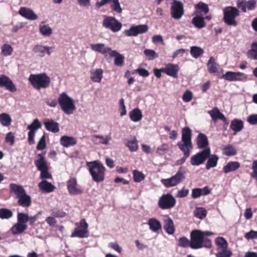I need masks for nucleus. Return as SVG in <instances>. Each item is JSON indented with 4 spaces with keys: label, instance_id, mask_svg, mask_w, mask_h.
I'll return each instance as SVG.
<instances>
[{
    "label": "nucleus",
    "instance_id": "1",
    "mask_svg": "<svg viewBox=\"0 0 257 257\" xmlns=\"http://www.w3.org/2000/svg\"><path fill=\"white\" fill-rule=\"evenodd\" d=\"M10 193L15 195L19 206L28 208L32 204L31 197L27 194L24 187L20 185L11 183L9 186Z\"/></svg>",
    "mask_w": 257,
    "mask_h": 257
},
{
    "label": "nucleus",
    "instance_id": "2",
    "mask_svg": "<svg viewBox=\"0 0 257 257\" xmlns=\"http://www.w3.org/2000/svg\"><path fill=\"white\" fill-rule=\"evenodd\" d=\"M90 47L93 51L102 54L105 57L107 54L109 55L110 57H115L114 63L116 66H121L123 64L124 56L118 53L116 50H111L110 47H105L104 44H91Z\"/></svg>",
    "mask_w": 257,
    "mask_h": 257
},
{
    "label": "nucleus",
    "instance_id": "3",
    "mask_svg": "<svg viewBox=\"0 0 257 257\" xmlns=\"http://www.w3.org/2000/svg\"><path fill=\"white\" fill-rule=\"evenodd\" d=\"M190 247L197 249L202 247L210 248L212 247V242L209 238H204L200 230L194 229L190 232Z\"/></svg>",
    "mask_w": 257,
    "mask_h": 257
},
{
    "label": "nucleus",
    "instance_id": "4",
    "mask_svg": "<svg viewBox=\"0 0 257 257\" xmlns=\"http://www.w3.org/2000/svg\"><path fill=\"white\" fill-rule=\"evenodd\" d=\"M87 166L94 182L99 183L103 181L106 170L101 163L97 161H93L87 163Z\"/></svg>",
    "mask_w": 257,
    "mask_h": 257
},
{
    "label": "nucleus",
    "instance_id": "5",
    "mask_svg": "<svg viewBox=\"0 0 257 257\" xmlns=\"http://www.w3.org/2000/svg\"><path fill=\"white\" fill-rule=\"evenodd\" d=\"M58 102L61 109L66 114H72L76 109L73 99L65 92L60 94L58 98Z\"/></svg>",
    "mask_w": 257,
    "mask_h": 257
},
{
    "label": "nucleus",
    "instance_id": "6",
    "mask_svg": "<svg viewBox=\"0 0 257 257\" xmlns=\"http://www.w3.org/2000/svg\"><path fill=\"white\" fill-rule=\"evenodd\" d=\"M239 15L238 10L233 7H227L223 10V21L228 26L236 27L237 22L235 20L236 17Z\"/></svg>",
    "mask_w": 257,
    "mask_h": 257
},
{
    "label": "nucleus",
    "instance_id": "7",
    "mask_svg": "<svg viewBox=\"0 0 257 257\" xmlns=\"http://www.w3.org/2000/svg\"><path fill=\"white\" fill-rule=\"evenodd\" d=\"M185 171L181 167L175 175L169 178L162 179L161 182L167 188L176 186L185 179Z\"/></svg>",
    "mask_w": 257,
    "mask_h": 257
},
{
    "label": "nucleus",
    "instance_id": "8",
    "mask_svg": "<svg viewBox=\"0 0 257 257\" xmlns=\"http://www.w3.org/2000/svg\"><path fill=\"white\" fill-rule=\"evenodd\" d=\"M191 140V130L188 126L185 127L182 130L181 140L182 143L178 142L177 145L180 150H183V149L191 150L193 147Z\"/></svg>",
    "mask_w": 257,
    "mask_h": 257
},
{
    "label": "nucleus",
    "instance_id": "9",
    "mask_svg": "<svg viewBox=\"0 0 257 257\" xmlns=\"http://www.w3.org/2000/svg\"><path fill=\"white\" fill-rule=\"evenodd\" d=\"M176 201L175 198L169 193L163 195L158 201V206L162 209H169L174 207Z\"/></svg>",
    "mask_w": 257,
    "mask_h": 257
},
{
    "label": "nucleus",
    "instance_id": "10",
    "mask_svg": "<svg viewBox=\"0 0 257 257\" xmlns=\"http://www.w3.org/2000/svg\"><path fill=\"white\" fill-rule=\"evenodd\" d=\"M102 26L113 32H118L122 27V24L114 17L105 16L102 22Z\"/></svg>",
    "mask_w": 257,
    "mask_h": 257
},
{
    "label": "nucleus",
    "instance_id": "11",
    "mask_svg": "<svg viewBox=\"0 0 257 257\" xmlns=\"http://www.w3.org/2000/svg\"><path fill=\"white\" fill-rule=\"evenodd\" d=\"M210 149L207 148L192 156L190 159L191 164L193 166L202 164L210 156Z\"/></svg>",
    "mask_w": 257,
    "mask_h": 257
},
{
    "label": "nucleus",
    "instance_id": "12",
    "mask_svg": "<svg viewBox=\"0 0 257 257\" xmlns=\"http://www.w3.org/2000/svg\"><path fill=\"white\" fill-rule=\"evenodd\" d=\"M78 228H75L71 233V237H77L79 238L87 237L89 236V231L88 230V225L85 220L81 219L79 222Z\"/></svg>",
    "mask_w": 257,
    "mask_h": 257
},
{
    "label": "nucleus",
    "instance_id": "13",
    "mask_svg": "<svg viewBox=\"0 0 257 257\" xmlns=\"http://www.w3.org/2000/svg\"><path fill=\"white\" fill-rule=\"evenodd\" d=\"M171 17L175 20L180 19L184 14V7L180 1L174 0L170 9Z\"/></svg>",
    "mask_w": 257,
    "mask_h": 257
},
{
    "label": "nucleus",
    "instance_id": "14",
    "mask_svg": "<svg viewBox=\"0 0 257 257\" xmlns=\"http://www.w3.org/2000/svg\"><path fill=\"white\" fill-rule=\"evenodd\" d=\"M237 7L240 9L242 12L245 13L247 10L252 11L256 8V2L255 0H237L236 3Z\"/></svg>",
    "mask_w": 257,
    "mask_h": 257
},
{
    "label": "nucleus",
    "instance_id": "15",
    "mask_svg": "<svg viewBox=\"0 0 257 257\" xmlns=\"http://www.w3.org/2000/svg\"><path fill=\"white\" fill-rule=\"evenodd\" d=\"M67 188L71 195L81 194L83 193L82 190L78 188L77 181L75 178H72L68 180Z\"/></svg>",
    "mask_w": 257,
    "mask_h": 257
},
{
    "label": "nucleus",
    "instance_id": "16",
    "mask_svg": "<svg viewBox=\"0 0 257 257\" xmlns=\"http://www.w3.org/2000/svg\"><path fill=\"white\" fill-rule=\"evenodd\" d=\"M179 70V66L172 63H169L166 65L165 67L163 68V73L175 78H177Z\"/></svg>",
    "mask_w": 257,
    "mask_h": 257
},
{
    "label": "nucleus",
    "instance_id": "17",
    "mask_svg": "<svg viewBox=\"0 0 257 257\" xmlns=\"http://www.w3.org/2000/svg\"><path fill=\"white\" fill-rule=\"evenodd\" d=\"M45 153L38 154L39 158L35 160L34 164L38 171L49 168L47 162L45 157Z\"/></svg>",
    "mask_w": 257,
    "mask_h": 257
},
{
    "label": "nucleus",
    "instance_id": "18",
    "mask_svg": "<svg viewBox=\"0 0 257 257\" xmlns=\"http://www.w3.org/2000/svg\"><path fill=\"white\" fill-rule=\"evenodd\" d=\"M60 144L65 148L74 146L77 144V140L73 137L63 136L60 139Z\"/></svg>",
    "mask_w": 257,
    "mask_h": 257
},
{
    "label": "nucleus",
    "instance_id": "19",
    "mask_svg": "<svg viewBox=\"0 0 257 257\" xmlns=\"http://www.w3.org/2000/svg\"><path fill=\"white\" fill-rule=\"evenodd\" d=\"M19 13L22 17L28 20H35L38 19L37 15L32 10L26 7L21 8Z\"/></svg>",
    "mask_w": 257,
    "mask_h": 257
},
{
    "label": "nucleus",
    "instance_id": "20",
    "mask_svg": "<svg viewBox=\"0 0 257 257\" xmlns=\"http://www.w3.org/2000/svg\"><path fill=\"white\" fill-rule=\"evenodd\" d=\"M38 187L44 193H51L54 191L55 187L46 180H42L38 184Z\"/></svg>",
    "mask_w": 257,
    "mask_h": 257
},
{
    "label": "nucleus",
    "instance_id": "21",
    "mask_svg": "<svg viewBox=\"0 0 257 257\" xmlns=\"http://www.w3.org/2000/svg\"><path fill=\"white\" fill-rule=\"evenodd\" d=\"M47 130L54 133H57L59 131L58 123L55 122L52 119L45 120L44 122Z\"/></svg>",
    "mask_w": 257,
    "mask_h": 257
},
{
    "label": "nucleus",
    "instance_id": "22",
    "mask_svg": "<svg viewBox=\"0 0 257 257\" xmlns=\"http://www.w3.org/2000/svg\"><path fill=\"white\" fill-rule=\"evenodd\" d=\"M207 137L202 133H199L197 138V145L199 149H206L208 146Z\"/></svg>",
    "mask_w": 257,
    "mask_h": 257
},
{
    "label": "nucleus",
    "instance_id": "23",
    "mask_svg": "<svg viewBox=\"0 0 257 257\" xmlns=\"http://www.w3.org/2000/svg\"><path fill=\"white\" fill-rule=\"evenodd\" d=\"M129 116L132 121L134 122H138L142 120L143 118V114L139 108H136L129 112Z\"/></svg>",
    "mask_w": 257,
    "mask_h": 257
},
{
    "label": "nucleus",
    "instance_id": "24",
    "mask_svg": "<svg viewBox=\"0 0 257 257\" xmlns=\"http://www.w3.org/2000/svg\"><path fill=\"white\" fill-rule=\"evenodd\" d=\"M243 122L240 119H234L231 122L230 127L234 131V135L240 132L243 128Z\"/></svg>",
    "mask_w": 257,
    "mask_h": 257
},
{
    "label": "nucleus",
    "instance_id": "25",
    "mask_svg": "<svg viewBox=\"0 0 257 257\" xmlns=\"http://www.w3.org/2000/svg\"><path fill=\"white\" fill-rule=\"evenodd\" d=\"M209 114L210 115L213 121H215L218 119L226 121V117L217 107H214L211 110L209 111Z\"/></svg>",
    "mask_w": 257,
    "mask_h": 257
},
{
    "label": "nucleus",
    "instance_id": "26",
    "mask_svg": "<svg viewBox=\"0 0 257 257\" xmlns=\"http://www.w3.org/2000/svg\"><path fill=\"white\" fill-rule=\"evenodd\" d=\"M148 224L150 229L153 232H157L162 228L161 222L155 218H150L148 220Z\"/></svg>",
    "mask_w": 257,
    "mask_h": 257
},
{
    "label": "nucleus",
    "instance_id": "27",
    "mask_svg": "<svg viewBox=\"0 0 257 257\" xmlns=\"http://www.w3.org/2000/svg\"><path fill=\"white\" fill-rule=\"evenodd\" d=\"M27 228V225L26 224H22L17 222L12 226L11 231L14 235L20 234L23 233Z\"/></svg>",
    "mask_w": 257,
    "mask_h": 257
},
{
    "label": "nucleus",
    "instance_id": "28",
    "mask_svg": "<svg viewBox=\"0 0 257 257\" xmlns=\"http://www.w3.org/2000/svg\"><path fill=\"white\" fill-rule=\"evenodd\" d=\"M240 164L238 162H229L223 167V171L225 173H228L230 172L236 171L240 167Z\"/></svg>",
    "mask_w": 257,
    "mask_h": 257
},
{
    "label": "nucleus",
    "instance_id": "29",
    "mask_svg": "<svg viewBox=\"0 0 257 257\" xmlns=\"http://www.w3.org/2000/svg\"><path fill=\"white\" fill-rule=\"evenodd\" d=\"M164 228L166 232L169 234H173L175 231V228L172 219L168 217L164 220Z\"/></svg>",
    "mask_w": 257,
    "mask_h": 257
},
{
    "label": "nucleus",
    "instance_id": "30",
    "mask_svg": "<svg viewBox=\"0 0 257 257\" xmlns=\"http://www.w3.org/2000/svg\"><path fill=\"white\" fill-rule=\"evenodd\" d=\"M192 23L195 27L199 29H202L206 26L204 18L200 16L194 17L192 20Z\"/></svg>",
    "mask_w": 257,
    "mask_h": 257
},
{
    "label": "nucleus",
    "instance_id": "31",
    "mask_svg": "<svg viewBox=\"0 0 257 257\" xmlns=\"http://www.w3.org/2000/svg\"><path fill=\"white\" fill-rule=\"evenodd\" d=\"M208 161L206 164V169H210L216 166L218 160V157L216 155H210L207 158Z\"/></svg>",
    "mask_w": 257,
    "mask_h": 257
},
{
    "label": "nucleus",
    "instance_id": "32",
    "mask_svg": "<svg viewBox=\"0 0 257 257\" xmlns=\"http://www.w3.org/2000/svg\"><path fill=\"white\" fill-rule=\"evenodd\" d=\"M207 66L209 72L215 73L217 72L218 65L216 63L215 59L213 57L209 58Z\"/></svg>",
    "mask_w": 257,
    "mask_h": 257
},
{
    "label": "nucleus",
    "instance_id": "33",
    "mask_svg": "<svg viewBox=\"0 0 257 257\" xmlns=\"http://www.w3.org/2000/svg\"><path fill=\"white\" fill-rule=\"evenodd\" d=\"M39 31L41 34L45 36H49L52 34V29L48 25L44 24L42 22L39 26Z\"/></svg>",
    "mask_w": 257,
    "mask_h": 257
},
{
    "label": "nucleus",
    "instance_id": "34",
    "mask_svg": "<svg viewBox=\"0 0 257 257\" xmlns=\"http://www.w3.org/2000/svg\"><path fill=\"white\" fill-rule=\"evenodd\" d=\"M12 118L10 115L6 113H3L0 114V122L5 126H9L12 122Z\"/></svg>",
    "mask_w": 257,
    "mask_h": 257
},
{
    "label": "nucleus",
    "instance_id": "35",
    "mask_svg": "<svg viewBox=\"0 0 257 257\" xmlns=\"http://www.w3.org/2000/svg\"><path fill=\"white\" fill-rule=\"evenodd\" d=\"M223 155L227 156H234L237 154V151L234 147L231 145L225 146L222 149Z\"/></svg>",
    "mask_w": 257,
    "mask_h": 257
},
{
    "label": "nucleus",
    "instance_id": "36",
    "mask_svg": "<svg viewBox=\"0 0 257 257\" xmlns=\"http://www.w3.org/2000/svg\"><path fill=\"white\" fill-rule=\"evenodd\" d=\"M207 215V210L203 207H197L194 211V215L196 217L202 219Z\"/></svg>",
    "mask_w": 257,
    "mask_h": 257
},
{
    "label": "nucleus",
    "instance_id": "37",
    "mask_svg": "<svg viewBox=\"0 0 257 257\" xmlns=\"http://www.w3.org/2000/svg\"><path fill=\"white\" fill-rule=\"evenodd\" d=\"M13 216V212L10 209L2 208L0 209V218L2 219H8Z\"/></svg>",
    "mask_w": 257,
    "mask_h": 257
},
{
    "label": "nucleus",
    "instance_id": "38",
    "mask_svg": "<svg viewBox=\"0 0 257 257\" xmlns=\"http://www.w3.org/2000/svg\"><path fill=\"white\" fill-rule=\"evenodd\" d=\"M203 53L204 50L200 47L192 46L190 48V54L191 56L195 58H198L202 55Z\"/></svg>",
    "mask_w": 257,
    "mask_h": 257
},
{
    "label": "nucleus",
    "instance_id": "39",
    "mask_svg": "<svg viewBox=\"0 0 257 257\" xmlns=\"http://www.w3.org/2000/svg\"><path fill=\"white\" fill-rule=\"evenodd\" d=\"M249 58L257 59V42H253L251 44V49L247 53Z\"/></svg>",
    "mask_w": 257,
    "mask_h": 257
},
{
    "label": "nucleus",
    "instance_id": "40",
    "mask_svg": "<svg viewBox=\"0 0 257 257\" xmlns=\"http://www.w3.org/2000/svg\"><path fill=\"white\" fill-rule=\"evenodd\" d=\"M49 77L46 73H41L39 74H31L28 80H49Z\"/></svg>",
    "mask_w": 257,
    "mask_h": 257
},
{
    "label": "nucleus",
    "instance_id": "41",
    "mask_svg": "<svg viewBox=\"0 0 257 257\" xmlns=\"http://www.w3.org/2000/svg\"><path fill=\"white\" fill-rule=\"evenodd\" d=\"M0 87H4L11 92H16L17 91V88L13 81H0Z\"/></svg>",
    "mask_w": 257,
    "mask_h": 257
},
{
    "label": "nucleus",
    "instance_id": "42",
    "mask_svg": "<svg viewBox=\"0 0 257 257\" xmlns=\"http://www.w3.org/2000/svg\"><path fill=\"white\" fill-rule=\"evenodd\" d=\"M125 146L131 152L137 151L138 149V142L136 138L132 140H128L125 143Z\"/></svg>",
    "mask_w": 257,
    "mask_h": 257
},
{
    "label": "nucleus",
    "instance_id": "43",
    "mask_svg": "<svg viewBox=\"0 0 257 257\" xmlns=\"http://www.w3.org/2000/svg\"><path fill=\"white\" fill-rule=\"evenodd\" d=\"M240 74V73H235L231 71L227 72L225 74L223 75L222 78L226 80H238L237 76Z\"/></svg>",
    "mask_w": 257,
    "mask_h": 257
},
{
    "label": "nucleus",
    "instance_id": "44",
    "mask_svg": "<svg viewBox=\"0 0 257 257\" xmlns=\"http://www.w3.org/2000/svg\"><path fill=\"white\" fill-rule=\"evenodd\" d=\"M50 81H30L31 85L36 89L39 90L42 88H46Z\"/></svg>",
    "mask_w": 257,
    "mask_h": 257
},
{
    "label": "nucleus",
    "instance_id": "45",
    "mask_svg": "<svg viewBox=\"0 0 257 257\" xmlns=\"http://www.w3.org/2000/svg\"><path fill=\"white\" fill-rule=\"evenodd\" d=\"M102 69H97L91 72V78L93 80H101L102 78Z\"/></svg>",
    "mask_w": 257,
    "mask_h": 257
},
{
    "label": "nucleus",
    "instance_id": "46",
    "mask_svg": "<svg viewBox=\"0 0 257 257\" xmlns=\"http://www.w3.org/2000/svg\"><path fill=\"white\" fill-rule=\"evenodd\" d=\"M51 215L55 218H63L66 215V213L63 210L56 208L52 209Z\"/></svg>",
    "mask_w": 257,
    "mask_h": 257
},
{
    "label": "nucleus",
    "instance_id": "47",
    "mask_svg": "<svg viewBox=\"0 0 257 257\" xmlns=\"http://www.w3.org/2000/svg\"><path fill=\"white\" fill-rule=\"evenodd\" d=\"M42 127L41 123L40 121L37 119H35L33 122L29 125L27 127L28 130L31 131H33L34 132H36V131Z\"/></svg>",
    "mask_w": 257,
    "mask_h": 257
},
{
    "label": "nucleus",
    "instance_id": "48",
    "mask_svg": "<svg viewBox=\"0 0 257 257\" xmlns=\"http://www.w3.org/2000/svg\"><path fill=\"white\" fill-rule=\"evenodd\" d=\"M183 153V157L179 160H178L176 163L177 165H181L185 163L187 158L189 157L190 154V150L183 149L181 150Z\"/></svg>",
    "mask_w": 257,
    "mask_h": 257
},
{
    "label": "nucleus",
    "instance_id": "49",
    "mask_svg": "<svg viewBox=\"0 0 257 257\" xmlns=\"http://www.w3.org/2000/svg\"><path fill=\"white\" fill-rule=\"evenodd\" d=\"M13 51V48L9 44H5L2 47V53L5 56L11 55Z\"/></svg>",
    "mask_w": 257,
    "mask_h": 257
},
{
    "label": "nucleus",
    "instance_id": "50",
    "mask_svg": "<svg viewBox=\"0 0 257 257\" xmlns=\"http://www.w3.org/2000/svg\"><path fill=\"white\" fill-rule=\"evenodd\" d=\"M133 179L135 182H140L145 179V175L143 173L138 170L133 171Z\"/></svg>",
    "mask_w": 257,
    "mask_h": 257
},
{
    "label": "nucleus",
    "instance_id": "51",
    "mask_svg": "<svg viewBox=\"0 0 257 257\" xmlns=\"http://www.w3.org/2000/svg\"><path fill=\"white\" fill-rule=\"evenodd\" d=\"M216 244L221 250L226 249L227 248V242L222 237H218L216 239Z\"/></svg>",
    "mask_w": 257,
    "mask_h": 257
},
{
    "label": "nucleus",
    "instance_id": "52",
    "mask_svg": "<svg viewBox=\"0 0 257 257\" xmlns=\"http://www.w3.org/2000/svg\"><path fill=\"white\" fill-rule=\"evenodd\" d=\"M17 220L19 223L26 224L28 222L29 216L27 214L19 212L17 215Z\"/></svg>",
    "mask_w": 257,
    "mask_h": 257
},
{
    "label": "nucleus",
    "instance_id": "53",
    "mask_svg": "<svg viewBox=\"0 0 257 257\" xmlns=\"http://www.w3.org/2000/svg\"><path fill=\"white\" fill-rule=\"evenodd\" d=\"M190 240H189L186 237H181L178 239V245L184 248L188 246L190 247Z\"/></svg>",
    "mask_w": 257,
    "mask_h": 257
},
{
    "label": "nucleus",
    "instance_id": "54",
    "mask_svg": "<svg viewBox=\"0 0 257 257\" xmlns=\"http://www.w3.org/2000/svg\"><path fill=\"white\" fill-rule=\"evenodd\" d=\"M112 4L110 5L111 9L117 13H121L122 12V9L120 6L118 0H112Z\"/></svg>",
    "mask_w": 257,
    "mask_h": 257
},
{
    "label": "nucleus",
    "instance_id": "55",
    "mask_svg": "<svg viewBox=\"0 0 257 257\" xmlns=\"http://www.w3.org/2000/svg\"><path fill=\"white\" fill-rule=\"evenodd\" d=\"M49 168L40 170V178L42 180H46L48 179H52V175L48 171Z\"/></svg>",
    "mask_w": 257,
    "mask_h": 257
},
{
    "label": "nucleus",
    "instance_id": "56",
    "mask_svg": "<svg viewBox=\"0 0 257 257\" xmlns=\"http://www.w3.org/2000/svg\"><path fill=\"white\" fill-rule=\"evenodd\" d=\"M195 9L201 10V12L205 14H207L209 12V8L207 5L202 2H199L196 5Z\"/></svg>",
    "mask_w": 257,
    "mask_h": 257
},
{
    "label": "nucleus",
    "instance_id": "57",
    "mask_svg": "<svg viewBox=\"0 0 257 257\" xmlns=\"http://www.w3.org/2000/svg\"><path fill=\"white\" fill-rule=\"evenodd\" d=\"M119 111L120 112V116H122L126 114V110L125 106L124 105V100L123 98H121L119 101Z\"/></svg>",
    "mask_w": 257,
    "mask_h": 257
},
{
    "label": "nucleus",
    "instance_id": "58",
    "mask_svg": "<svg viewBox=\"0 0 257 257\" xmlns=\"http://www.w3.org/2000/svg\"><path fill=\"white\" fill-rule=\"evenodd\" d=\"M192 92L189 90H187L186 91H185L182 96L183 100L186 102L190 101L192 99Z\"/></svg>",
    "mask_w": 257,
    "mask_h": 257
},
{
    "label": "nucleus",
    "instance_id": "59",
    "mask_svg": "<svg viewBox=\"0 0 257 257\" xmlns=\"http://www.w3.org/2000/svg\"><path fill=\"white\" fill-rule=\"evenodd\" d=\"M232 255V252L228 249H222L221 251H218L216 253V257H230Z\"/></svg>",
    "mask_w": 257,
    "mask_h": 257
},
{
    "label": "nucleus",
    "instance_id": "60",
    "mask_svg": "<svg viewBox=\"0 0 257 257\" xmlns=\"http://www.w3.org/2000/svg\"><path fill=\"white\" fill-rule=\"evenodd\" d=\"M5 142L7 143H9L11 146L14 145L15 143V136L12 132H9L7 134L5 138Z\"/></svg>",
    "mask_w": 257,
    "mask_h": 257
},
{
    "label": "nucleus",
    "instance_id": "61",
    "mask_svg": "<svg viewBox=\"0 0 257 257\" xmlns=\"http://www.w3.org/2000/svg\"><path fill=\"white\" fill-rule=\"evenodd\" d=\"M124 33L126 36L128 37L137 36L139 35L135 26H132L128 30H125Z\"/></svg>",
    "mask_w": 257,
    "mask_h": 257
},
{
    "label": "nucleus",
    "instance_id": "62",
    "mask_svg": "<svg viewBox=\"0 0 257 257\" xmlns=\"http://www.w3.org/2000/svg\"><path fill=\"white\" fill-rule=\"evenodd\" d=\"M251 169L252 172L250 176L252 178L255 179L257 181V160H254L251 165Z\"/></svg>",
    "mask_w": 257,
    "mask_h": 257
},
{
    "label": "nucleus",
    "instance_id": "63",
    "mask_svg": "<svg viewBox=\"0 0 257 257\" xmlns=\"http://www.w3.org/2000/svg\"><path fill=\"white\" fill-rule=\"evenodd\" d=\"M188 194L189 189L184 187L177 191L176 197L178 198H184L186 197Z\"/></svg>",
    "mask_w": 257,
    "mask_h": 257
},
{
    "label": "nucleus",
    "instance_id": "64",
    "mask_svg": "<svg viewBox=\"0 0 257 257\" xmlns=\"http://www.w3.org/2000/svg\"><path fill=\"white\" fill-rule=\"evenodd\" d=\"M144 54L149 60H152L158 57L157 53L153 50L146 49L144 51Z\"/></svg>",
    "mask_w": 257,
    "mask_h": 257
}]
</instances>
